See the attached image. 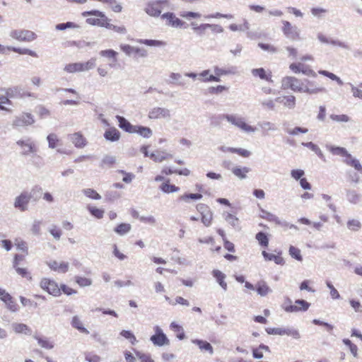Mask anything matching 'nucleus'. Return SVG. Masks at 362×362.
<instances>
[{
  "label": "nucleus",
  "mask_w": 362,
  "mask_h": 362,
  "mask_svg": "<svg viewBox=\"0 0 362 362\" xmlns=\"http://www.w3.org/2000/svg\"><path fill=\"white\" fill-rule=\"evenodd\" d=\"M303 81L294 76H286L282 79V86L284 89H291L294 92L302 93Z\"/></svg>",
  "instance_id": "nucleus-11"
},
{
  "label": "nucleus",
  "mask_w": 362,
  "mask_h": 362,
  "mask_svg": "<svg viewBox=\"0 0 362 362\" xmlns=\"http://www.w3.org/2000/svg\"><path fill=\"white\" fill-rule=\"evenodd\" d=\"M15 245L17 250L21 251L23 253L28 254V248L26 243L21 240H16Z\"/></svg>",
  "instance_id": "nucleus-61"
},
{
  "label": "nucleus",
  "mask_w": 362,
  "mask_h": 362,
  "mask_svg": "<svg viewBox=\"0 0 362 362\" xmlns=\"http://www.w3.org/2000/svg\"><path fill=\"white\" fill-rule=\"evenodd\" d=\"M310 307V303L303 299H298L294 304L286 305L284 303L283 308L288 313H296L299 311H306Z\"/></svg>",
  "instance_id": "nucleus-16"
},
{
  "label": "nucleus",
  "mask_w": 362,
  "mask_h": 362,
  "mask_svg": "<svg viewBox=\"0 0 362 362\" xmlns=\"http://www.w3.org/2000/svg\"><path fill=\"white\" fill-rule=\"evenodd\" d=\"M250 170V168L247 167H235L232 169V173L238 178L245 179Z\"/></svg>",
  "instance_id": "nucleus-45"
},
{
  "label": "nucleus",
  "mask_w": 362,
  "mask_h": 362,
  "mask_svg": "<svg viewBox=\"0 0 362 362\" xmlns=\"http://www.w3.org/2000/svg\"><path fill=\"white\" fill-rule=\"evenodd\" d=\"M120 335L124 337L125 339L129 340L132 344H134L136 342V339L134 334L129 330H122L120 332Z\"/></svg>",
  "instance_id": "nucleus-62"
},
{
  "label": "nucleus",
  "mask_w": 362,
  "mask_h": 362,
  "mask_svg": "<svg viewBox=\"0 0 362 362\" xmlns=\"http://www.w3.org/2000/svg\"><path fill=\"white\" fill-rule=\"evenodd\" d=\"M115 158L111 156H105L100 163L102 168H111L115 164Z\"/></svg>",
  "instance_id": "nucleus-52"
},
{
  "label": "nucleus",
  "mask_w": 362,
  "mask_h": 362,
  "mask_svg": "<svg viewBox=\"0 0 362 362\" xmlns=\"http://www.w3.org/2000/svg\"><path fill=\"white\" fill-rule=\"evenodd\" d=\"M213 276L216 278L220 286L226 289L227 284L225 282V274L219 270H214Z\"/></svg>",
  "instance_id": "nucleus-51"
},
{
  "label": "nucleus",
  "mask_w": 362,
  "mask_h": 362,
  "mask_svg": "<svg viewBox=\"0 0 362 362\" xmlns=\"http://www.w3.org/2000/svg\"><path fill=\"white\" fill-rule=\"evenodd\" d=\"M86 208L89 213L96 218L100 219L104 216L105 211L102 209H98L92 205H88Z\"/></svg>",
  "instance_id": "nucleus-47"
},
{
  "label": "nucleus",
  "mask_w": 362,
  "mask_h": 362,
  "mask_svg": "<svg viewBox=\"0 0 362 362\" xmlns=\"http://www.w3.org/2000/svg\"><path fill=\"white\" fill-rule=\"evenodd\" d=\"M10 36L19 42H32L37 38V35L28 30L18 29L13 30L10 33Z\"/></svg>",
  "instance_id": "nucleus-7"
},
{
  "label": "nucleus",
  "mask_w": 362,
  "mask_h": 362,
  "mask_svg": "<svg viewBox=\"0 0 362 362\" xmlns=\"http://www.w3.org/2000/svg\"><path fill=\"white\" fill-rule=\"evenodd\" d=\"M49 268L57 273L64 274L69 271V264L65 261L51 259L47 262Z\"/></svg>",
  "instance_id": "nucleus-20"
},
{
  "label": "nucleus",
  "mask_w": 362,
  "mask_h": 362,
  "mask_svg": "<svg viewBox=\"0 0 362 362\" xmlns=\"http://www.w3.org/2000/svg\"><path fill=\"white\" fill-rule=\"evenodd\" d=\"M256 289L259 294H267L269 291V288L264 281L258 282Z\"/></svg>",
  "instance_id": "nucleus-60"
},
{
  "label": "nucleus",
  "mask_w": 362,
  "mask_h": 362,
  "mask_svg": "<svg viewBox=\"0 0 362 362\" xmlns=\"http://www.w3.org/2000/svg\"><path fill=\"white\" fill-rule=\"evenodd\" d=\"M224 117L230 123L235 125L238 128L241 129L242 130L247 132H255L256 129L255 127H253L249 124H247L243 119L240 117H237L234 115H224Z\"/></svg>",
  "instance_id": "nucleus-17"
},
{
  "label": "nucleus",
  "mask_w": 362,
  "mask_h": 362,
  "mask_svg": "<svg viewBox=\"0 0 362 362\" xmlns=\"http://www.w3.org/2000/svg\"><path fill=\"white\" fill-rule=\"evenodd\" d=\"M165 300L169 302L170 304L176 305L181 304L183 305H189V303L187 300L184 299L181 296H177L175 300H172L171 298L168 296H165Z\"/></svg>",
  "instance_id": "nucleus-53"
},
{
  "label": "nucleus",
  "mask_w": 362,
  "mask_h": 362,
  "mask_svg": "<svg viewBox=\"0 0 362 362\" xmlns=\"http://www.w3.org/2000/svg\"><path fill=\"white\" fill-rule=\"evenodd\" d=\"M47 139L49 143V147L51 148H56L59 143V139L55 134H49Z\"/></svg>",
  "instance_id": "nucleus-56"
},
{
  "label": "nucleus",
  "mask_w": 362,
  "mask_h": 362,
  "mask_svg": "<svg viewBox=\"0 0 362 362\" xmlns=\"http://www.w3.org/2000/svg\"><path fill=\"white\" fill-rule=\"evenodd\" d=\"M170 4L169 0H150L146 5V13L153 17L160 15L163 9Z\"/></svg>",
  "instance_id": "nucleus-4"
},
{
  "label": "nucleus",
  "mask_w": 362,
  "mask_h": 362,
  "mask_svg": "<svg viewBox=\"0 0 362 362\" xmlns=\"http://www.w3.org/2000/svg\"><path fill=\"white\" fill-rule=\"evenodd\" d=\"M289 254L293 258L298 261H302L303 259L300 254V250L296 247H294L293 245L290 246Z\"/></svg>",
  "instance_id": "nucleus-58"
},
{
  "label": "nucleus",
  "mask_w": 362,
  "mask_h": 362,
  "mask_svg": "<svg viewBox=\"0 0 362 362\" xmlns=\"http://www.w3.org/2000/svg\"><path fill=\"white\" fill-rule=\"evenodd\" d=\"M100 55L109 59H112L114 62H117V52L113 49H105L100 52Z\"/></svg>",
  "instance_id": "nucleus-54"
},
{
  "label": "nucleus",
  "mask_w": 362,
  "mask_h": 362,
  "mask_svg": "<svg viewBox=\"0 0 362 362\" xmlns=\"http://www.w3.org/2000/svg\"><path fill=\"white\" fill-rule=\"evenodd\" d=\"M83 193L86 197L91 199L98 200L101 199L100 194L95 189L91 188H86L83 189Z\"/></svg>",
  "instance_id": "nucleus-50"
},
{
  "label": "nucleus",
  "mask_w": 362,
  "mask_h": 362,
  "mask_svg": "<svg viewBox=\"0 0 362 362\" xmlns=\"http://www.w3.org/2000/svg\"><path fill=\"white\" fill-rule=\"evenodd\" d=\"M260 217L263 219H265V220L269 221V222H273L278 225L281 224V221L279 220V218L276 215H274L269 211L262 210V214L260 215Z\"/></svg>",
  "instance_id": "nucleus-44"
},
{
  "label": "nucleus",
  "mask_w": 362,
  "mask_h": 362,
  "mask_svg": "<svg viewBox=\"0 0 362 362\" xmlns=\"http://www.w3.org/2000/svg\"><path fill=\"white\" fill-rule=\"evenodd\" d=\"M209 29L214 33H221L223 31V28L219 25L202 23L199 27L194 28V33L199 36H202L206 34Z\"/></svg>",
  "instance_id": "nucleus-19"
},
{
  "label": "nucleus",
  "mask_w": 362,
  "mask_h": 362,
  "mask_svg": "<svg viewBox=\"0 0 362 362\" xmlns=\"http://www.w3.org/2000/svg\"><path fill=\"white\" fill-rule=\"evenodd\" d=\"M154 180L156 182H162L160 184L159 189L164 193L170 194L175 193L180 191V188L178 186H176L174 184L170 183V180L169 178H164V177L161 175H158L155 177Z\"/></svg>",
  "instance_id": "nucleus-9"
},
{
  "label": "nucleus",
  "mask_w": 362,
  "mask_h": 362,
  "mask_svg": "<svg viewBox=\"0 0 362 362\" xmlns=\"http://www.w3.org/2000/svg\"><path fill=\"white\" fill-rule=\"evenodd\" d=\"M266 332L269 334H275V335H288L291 336L294 339H299L300 335L297 329H291V328H282V327H276V328H267Z\"/></svg>",
  "instance_id": "nucleus-15"
},
{
  "label": "nucleus",
  "mask_w": 362,
  "mask_h": 362,
  "mask_svg": "<svg viewBox=\"0 0 362 362\" xmlns=\"http://www.w3.org/2000/svg\"><path fill=\"white\" fill-rule=\"evenodd\" d=\"M154 331L155 334L151 337L150 340L155 346H163L170 344V340L159 326H155Z\"/></svg>",
  "instance_id": "nucleus-12"
},
{
  "label": "nucleus",
  "mask_w": 362,
  "mask_h": 362,
  "mask_svg": "<svg viewBox=\"0 0 362 362\" xmlns=\"http://www.w3.org/2000/svg\"><path fill=\"white\" fill-rule=\"evenodd\" d=\"M203 197L202 193H189L186 192L178 197V200L185 203L189 202L190 200H200Z\"/></svg>",
  "instance_id": "nucleus-35"
},
{
  "label": "nucleus",
  "mask_w": 362,
  "mask_h": 362,
  "mask_svg": "<svg viewBox=\"0 0 362 362\" xmlns=\"http://www.w3.org/2000/svg\"><path fill=\"white\" fill-rule=\"evenodd\" d=\"M1 300L6 303L10 310L15 312L18 310V305L12 296H1Z\"/></svg>",
  "instance_id": "nucleus-37"
},
{
  "label": "nucleus",
  "mask_w": 362,
  "mask_h": 362,
  "mask_svg": "<svg viewBox=\"0 0 362 362\" xmlns=\"http://www.w3.org/2000/svg\"><path fill=\"white\" fill-rule=\"evenodd\" d=\"M327 149L333 155L340 156L344 158L349 154L346 148L343 147L329 146H327Z\"/></svg>",
  "instance_id": "nucleus-42"
},
{
  "label": "nucleus",
  "mask_w": 362,
  "mask_h": 362,
  "mask_svg": "<svg viewBox=\"0 0 362 362\" xmlns=\"http://www.w3.org/2000/svg\"><path fill=\"white\" fill-rule=\"evenodd\" d=\"M275 101L282 103L285 107L289 109H293L296 106V98L293 95L278 97L276 98Z\"/></svg>",
  "instance_id": "nucleus-31"
},
{
  "label": "nucleus",
  "mask_w": 362,
  "mask_h": 362,
  "mask_svg": "<svg viewBox=\"0 0 362 362\" xmlns=\"http://www.w3.org/2000/svg\"><path fill=\"white\" fill-rule=\"evenodd\" d=\"M34 119L31 114L24 113L17 120V122L22 125H31L34 123Z\"/></svg>",
  "instance_id": "nucleus-46"
},
{
  "label": "nucleus",
  "mask_w": 362,
  "mask_h": 362,
  "mask_svg": "<svg viewBox=\"0 0 362 362\" xmlns=\"http://www.w3.org/2000/svg\"><path fill=\"white\" fill-rule=\"evenodd\" d=\"M169 115L168 111L166 109L161 107H155L152 109L149 113L148 117L150 119H160Z\"/></svg>",
  "instance_id": "nucleus-32"
},
{
  "label": "nucleus",
  "mask_w": 362,
  "mask_h": 362,
  "mask_svg": "<svg viewBox=\"0 0 362 362\" xmlns=\"http://www.w3.org/2000/svg\"><path fill=\"white\" fill-rule=\"evenodd\" d=\"M150 158L156 163H162L173 158V155L164 151L156 150L150 154Z\"/></svg>",
  "instance_id": "nucleus-26"
},
{
  "label": "nucleus",
  "mask_w": 362,
  "mask_h": 362,
  "mask_svg": "<svg viewBox=\"0 0 362 362\" xmlns=\"http://www.w3.org/2000/svg\"><path fill=\"white\" fill-rule=\"evenodd\" d=\"M192 342L199 346L200 350L207 351L211 355L214 354L213 346L206 341L202 339H193Z\"/></svg>",
  "instance_id": "nucleus-36"
},
{
  "label": "nucleus",
  "mask_w": 362,
  "mask_h": 362,
  "mask_svg": "<svg viewBox=\"0 0 362 362\" xmlns=\"http://www.w3.org/2000/svg\"><path fill=\"white\" fill-rule=\"evenodd\" d=\"M214 73H215V76L209 75V77L203 79V81L204 82H209V81L219 82L221 81L220 76L228 74V71L225 69H223L216 66L214 68Z\"/></svg>",
  "instance_id": "nucleus-33"
},
{
  "label": "nucleus",
  "mask_w": 362,
  "mask_h": 362,
  "mask_svg": "<svg viewBox=\"0 0 362 362\" xmlns=\"http://www.w3.org/2000/svg\"><path fill=\"white\" fill-rule=\"evenodd\" d=\"M116 118L119 128L126 132L130 134L134 133L135 125H132L127 119L122 116L117 115Z\"/></svg>",
  "instance_id": "nucleus-30"
},
{
  "label": "nucleus",
  "mask_w": 362,
  "mask_h": 362,
  "mask_svg": "<svg viewBox=\"0 0 362 362\" xmlns=\"http://www.w3.org/2000/svg\"><path fill=\"white\" fill-rule=\"evenodd\" d=\"M138 42L147 46L160 47L165 45V42L156 40H139Z\"/></svg>",
  "instance_id": "nucleus-55"
},
{
  "label": "nucleus",
  "mask_w": 362,
  "mask_h": 362,
  "mask_svg": "<svg viewBox=\"0 0 362 362\" xmlns=\"http://www.w3.org/2000/svg\"><path fill=\"white\" fill-rule=\"evenodd\" d=\"M196 209L201 214V221L203 224L206 227L211 226L213 221V213L209 206L205 204L200 203L196 206Z\"/></svg>",
  "instance_id": "nucleus-10"
},
{
  "label": "nucleus",
  "mask_w": 362,
  "mask_h": 362,
  "mask_svg": "<svg viewBox=\"0 0 362 362\" xmlns=\"http://www.w3.org/2000/svg\"><path fill=\"white\" fill-rule=\"evenodd\" d=\"M252 74L268 83H272V72L270 70H265L264 68L253 69Z\"/></svg>",
  "instance_id": "nucleus-24"
},
{
  "label": "nucleus",
  "mask_w": 362,
  "mask_h": 362,
  "mask_svg": "<svg viewBox=\"0 0 362 362\" xmlns=\"http://www.w3.org/2000/svg\"><path fill=\"white\" fill-rule=\"evenodd\" d=\"M69 138L77 148H83L87 145V140L81 132H76L69 135Z\"/></svg>",
  "instance_id": "nucleus-23"
},
{
  "label": "nucleus",
  "mask_w": 362,
  "mask_h": 362,
  "mask_svg": "<svg viewBox=\"0 0 362 362\" xmlns=\"http://www.w3.org/2000/svg\"><path fill=\"white\" fill-rule=\"evenodd\" d=\"M276 254H271L263 250L262 255L266 261H274L276 264L284 265L285 261L281 257L282 252L281 250H275Z\"/></svg>",
  "instance_id": "nucleus-22"
},
{
  "label": "nucleus",
  "mask_w": 362,
  "mask_h": 362,
  "mask_svg": "<svg viewBox=\"0 0 362 362\" xmlns=\"http://www.w3.org/2000/svg\"><path fill=\"white\" fill-rule=\"evenodd\" d=\"M302 88L303 90H302V93H306L308 94H317L325 90V88L319 86L316 82L308 79L303 81Z\"/></svg>",
  "instance_id": "nucleus-21"
},
{
  "label": "nucleus",
  "mask_w": 362,
  "mask_h": 362,
  "mask_svg": "<svg viewBox=\"0 0 362 362\" xmlns=\"http://www.w3.org/2000/svg\"><path fill=\"white\" fill-rule=\"evenodd\" d=\"M344 163L347 165L354 168L356 170L362 173V165L358 160L354 158L350 153L346 158H344Z\"/></svg>",
  "instance_id": "nucleus-34"
},
{
  "label": "nucleus",
  "mask_w": 362,
  "mask_h": 362,
  "mask_svg": "<svg viewBox=\"0 0 362 362\" xmlns=\"http://www.w3.org/2000/svg\"><path fill=\"white\" fill-rule=\"evenodd\" d=\"M28 255V254H25L23 252L22 254L15 255L13 261V267L18 275H20L23 278H25L30 281L32 279L30 272L28 271L27 268L21 267L22 263L25 262V257Z\"/></svg>",
  "instance_id": "nucleus-6"
},
{
  "label": "nucleus",
  "mask_w": 362,
  "mask_h": 362,
  "mask_svg": "<svg viewBox=\"0 0 362 362\" xmlns=\"http://www.w3.org/2000/svg\"><path fill=\"white\" fill-rule=\"evenodd\" d=\"M161 18L166 20V24L174 28H187L186 23L177 18L173 13H165L161 16Z\"/></svg>",
  "instance_id": "nucleus-18"
},
{
  "label": "nucleus",
  "mask_w": 362,
  "mask_h": 362,
  "mask_svg": "<svg viewBox=\"0 0 362 362\" xmlns=\"http://www.w3.org/2000/svg\"><path fill=\"white\" fill-rule=\"evenodd\" d=\"M134 133H136L144 138H150L153 133L152 130L147 127L135 125Z\"/></svg>",
  "instance_id": "nucleus-39"
},
{
  "label": "nucleus",
  "mask_w": 362,
  "mask_h": 362,
  "mask_svg": "<svg viewBox=\"0 0 362 362\" xmlns=\"http://www.w3.org/2000/svg\"><path fill=\"white\" fill-rule=\"evenodd\" d=\"M121 134L119 131L112 127L107 129L104 133V137L106 140L114 142L119 140Z\"/></svg>",
  "instance_id": "nucleus-28"
},
{
  "label": "nucleus",
  "mask_w": 362,
  "mask_h": 362,
  "mask_svg": "<svg viewBox=\"0 0 362 362\" xmlns=\"http://www.w3.org/2000/svg\"><path fill=\"white\" fill-rule=\"evenodd\" d=\"M81 15L83 17L86 18V23L93 26L106 28L110 21L107 16L98 10L83 11Z\"/></svg>",
  "instance_id": "nucleus-1"
},
{
  "label": "nucleus",
  "mask_w": 362,
  "mask_h": 362,
  "mask_svg": "<svg viewBox=\"0 0 362 362\" xmlns=\"http://www.w3.org/2000/svg\"><path fill=\"white\" fill-rule=\"evenodd\" d=\"M17 144L21 148L23 155H28L36 151L35 145L30 139L19 140L17 141Z\"/></svg>",
  "instance_id": "nucleus-25"
},
{
  "label": "nucleus",
  "mask_w": 362,
  "mask_h": 362,
  "mask_svg": "<svg viewBox=\"0 0 362 362\" xmlns=\"http://www.w3.org/2000/svg\"><path fill=\"white\" fill-rule=\"evenodd\" d=\"M71 325L82 333L86 334H89V331L83 327L81 321L77 316H74L72 318Z\"/></svg>",
  "instance_id": "nucleus-48"
},
{
  "label": "nucleus",
  "mask_w": 362,
  "mask_h": 362,
  "mask_svg": "<svg viewBox=\"0 0 362 362\" xmlns=\"http://www.w3.org/2000/svg\"><path fill=\"white\" fill-rule=\"evenodd\" d=\"M13 330L16 333H23L25 335H31L32 329L25 324L23 323H14L12 325Z\"/></svg>",
  "instance_id": "nucleus-38"
},
{
  "label": "nucleus",
  "mask_w": 362,
  "mask_h": 362,
  "mask_svg": "<svg viewBox=\"0 0 362 362\" xmlns=\"http://www.w3.org/2000/svg\"><path fill=\"white\" fill-rule=\"evenodd\" d=\"M347 227L351 230L357 231L361 228V223L358 220L351 219L347 222Z\"/></svg>",
  "instance_id": "nucleus-57"
},
{
  "label": "nucleus",
  "mask_w": 362,
  "mask_h": 362,
  "mask_svg": "<svg viewBox=\"0 0 362 362\" xmlns=\"http://www.w3.org/2000/svg\"><path fill=\"white\" fill-rule=\"evenodd\" d=\"M314 58L310 54H305L300 57V62H293L289 65L291 71L295 74L302 73L306 76L315 77L316 73L310 68V66L304 64L306 61H313Z\"/></svg>",
  "instance_id": "nucleus-3"
},
{
  "label": "nucleus",
  "mask_w": 362,
  "mask_h": 362,
  "mask_svg": "<svg viewBox=\"0 0 362 362\" xmlns=\"http://www.w3.org/2000/svg\"><path fill=\"white\" fill-rule=\"evenodd\" d=\"M228 90V88L227 86L218 85L217 86L209 87L208 89V92L210 94L213 95V94H218L223 91H226Z\"/></svg>",
  "instance_id": "nucleus-59"
},
{
  "label": "nucleus",
  "mask_w": 362,
  "mask_h": 362,
  "mask_svg": "<svg viewBox=\"0 0 362 362\" xmlns=\"http://www.w3.org/2000/svg\"><path fill=\"white\" fill-rule=\"evenodd\" d=\"M76 282L81 287L90 286L92 283L90 279L82 276H76Z\"/></svg>",
  "instance_id": "nucleus-63"
},
{
  "label": "nucleus",
  "mask_w": 362,
  "mask_h": 362,
  "mask_svg": "<svg viewBox=\"0 0 362 362\" xmlns=\"http://www.w3.org/2000/svg\"><path fill=\"white\" fill-rule=\"evenodd\" d=\"M6 49H7L8 51H12V52L18 53L19 54H28L33 57H38L37 54L35 51L30 50L29 49L15 47H4L0 45V51L4 52Z\"/></svg>",
  "instance_id": "nucleus-27"
},
{
  "label": "nucleus",
  "mask_w": 362,
  "mask_h": 362,
  "mask_svg": "<svg viewBox=\"0 0 362 362\" xmlns=\"http://www.w3.org/2000/svg\"><path fill=\"white\" fill-rule=\"evenodd\" d=\"M281 30L287 38L293 41L298 40L300 39L299 30L296 26L293 25L289 21H282Z\"/></svg>",
  "instance_id": "nucleus-8"
},
{
  "label": "nucleus",
  "mask_w": 362,
  "mask_h": 362,
  "mask_svg": "<svg viewBox=\"0 0 362 362\" xmlns=\"http://www.w3.org/2000/svg\"><path fill=\"white\" fill-rule=\"evenodd\" d=\"M40 287L49 294H57L61 291H62L64 294H73L76 293L74 289L66 285L62 284L59 286L55 281L48 278H44L41 280Z\"/></svg>",
  "instance_id": "nucleus-2"
},
{
  "label": "nucleus",
  "mask_w": 362,
  "mask_h": 362,
  "mask_svg": "<svg viewBox=\"0 0 362 362\" xmlns=\"http://www.w3.org/2000/svg\"><path fill=\"white\" fill-rule=\"evenodd\" d=\"M0 90L6 94L9 99L22 98L31 96V93L30 92L22 90L18 86L2 88Z\"/></svg>",
  "instance_id": "nucleus-14"
},
{
  "label": "nucleus",
  "mask_w": 362,
  "mask_h": 362,
  "mask_svg": "<svg viewBox=\"0 0 362 362\" xmlns=\"http://www.w3.org/2000/svg\"><path fill=\"white\" fill-rule=\"evenodd\" d=\"M98 1L102 2L109 5L111 9L115 13H119L122 10V6L117 3L116 0H97Z\"/></svg>",
  "instance_id": "nucleus-49"
},
{
  "label": "nucleus",
  "mask_w": 362,
  "mask_h": 362,
  "mask_svg": "<svg viewBox=\"0 0 362 362\" xmlns=\"http://www.w3.org/2000/svg\"><path fill=\"white\" fill-rule=\"evenodd\" d=\"M255 238L259 245L265 250L269 246V238L264 232H259L256 234Z\"/></svg>",
  "instance_id": "nucleus-41"
},
{
  "label": "nucleus",
  "mask_w": 362,
  "mask_h": 362,
  "mask_svg": "<svg viewBox=\"0 0 362 362\" xmlns=\"http://www.w3.org/2000/svg\"><path fill=\"white\" fill-rule=\"evenodd\" d=\"M32 196L28 192H21L16 197L14 202V207L21 211H25L28 209V204L30 202Z\"/></svg>",
  "instance_id": "nucleus-13"
},
{
  "label": "nucleus",
  "mask_w": 362,
  "mask_h": 362,
  "mask_svg": "<svg viewBox=\"0 0 362 362\" xmlns=\"http://www.w3.org/2000/svg\"><path fill=\"white\" fill-rule=\"evenodd\" d=\"M132 229V226L127 223L118 224L114 229V231L119 235H124L128 233Z\"/></svg>",
  "instance_id": "nucleus-43"
},
{
  "label": "nucleus",
  "mask_w": 362,
  "mask_h": 362,
  "mask_svg": "<svg viewBox=\"0 0 362 362\" xmlns=\"http://www.w3.org/2000/svg\"><path fill=\"white\" fill-rule=\"evenodd\" d=\"M95 66V59L91 58L86 62L70 63L64 66V71L69 74L86 71Z\"/></svg>",
  "instance_id": "nucleus-5"
},
{
  "label": "nucleus",
  "mask_w": 362,
  "mask_h": 362,
  "mask_svg": "<svg viewBox=\"0 0 362 362\" xmlns=\"http://www.w3.org/2000/svg\"><path fill=\"white\" fill-rule=\"evenodd\" d=\"M33 338L37 341L38 344L46 349H52L54 348L53 342L50 341L47 337H41L37 334L33 335Z\"/></svg>",
  "instance_id": "nucleus-40"
},
{
  "label": "nucleus",
  "mask_w": 362,
  "mask_h": 362,
  "mask_svg": "<svg viewBox=\"0 0 362 362\" xmlns=\"http://www.w3.org/2000/svg\"><path fill=\"white\" fill-rule=\"evenodd\" d=\"M220 150L223 152H229L232 153H236L243 158H248L251 155V152L247 149L241 148H233V147H224L221 146Z\"/></svg>",
  "instance_id": "nucleus-29"
},
{
  "label": "nucleus",
  "mask_w": 362,
  "mask_h": 362,
  "mask_svg": "<svg viewBox=\"0 0 362 362\" xmlns=\"http://www.w3.org/2000/svg\"><path fill=\"white\" fill-rule=\"evenodd\" d=\"M136 356L140 359L141 362H154V361L151 358V356L148 354H144L140 351H136Z\"/></svg>",
  "instance_id": "nucleus-64"
}]
</instances>
